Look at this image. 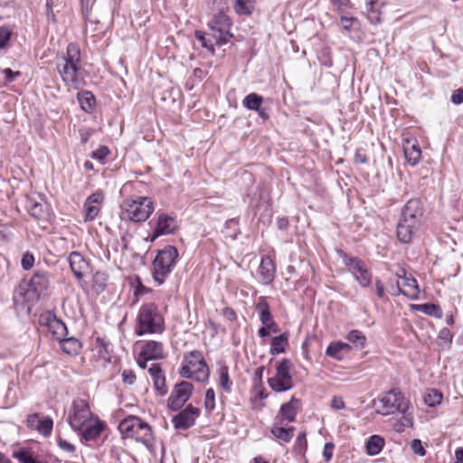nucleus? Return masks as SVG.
<instances>
[{"label":"nucleus","instance_id":"4c0bfd02","mask_svg":"<svg viewBox=\"0 0 463 463\" xmlns=\"http://www.w3.org/2000/svg\"><path fill=\"white\" fill-rule=\"evenodd\" d=\"M442 399H443L442 393L436 389L429 390L423 397L424 402L429 407H435V406L440 404L442 402Z\"/></svg>","mask_w":463,"mask_h":463},{"label":"nucleus","instance_id":"8fccbe9b","mask_svg":"<svg viewBox=\"0 0 463 463\" xmlns=\"http://www.w3.org/2000/svg\"><path fill=\"white\" fill-rule=\"evenodd\" d=\"M109 150L107 146H100L91 153V157L99 161H102L108 156Z\"/></svg>","mask_w":463,"mask_h":463},{"label":"nucleus","instance_id":"dca6fc26","mask_svg":"<svg viewBox=\"0 0 463 463\" xmlns=\"http://www.w3.org/2000/svg\"><path fill=\"white\" fill-rule=\"evenodd\" d=\"M104 201V194L98 191L90 194L85 201L83 206L84 221H93L99 213Z\"/></svg>","mask_w":463,"mask_h":463},{"label":"nucleus","instance_id":"69168bd1","mask_svg":"<svg viewBox=\"0 0 463 463\" xmlns=\"http://www.w3.org/2000/svg\"><path fill=\"white\" fill-rule=\"evenodd\" d=\"M331 407L335 410L344 409L345 402L341 397L334 396L331 400Z\"/></svg>","mask_w":463,"mask_h":463},{"label":"nucleus","instance_id":"a878e982","mask_svg":"<svg viewBox=\"0 0 463 463\" xmlns=\"http://www.w3.org/2000/svg\"><path fill=\"white\" fill-rule=\"evenodd\" d=\"M275 271L273 260L269 256L262 257L258 272L264 284H269L273 281Z\"/></svg>","mask_w":463,"mask_h":463},{"label":"nucleus","instance_id":"e433bc0d","mask_svg":"<svg viewBox=\"0 0 463 463\" xmlns=\"http://www.w3.org/2000/svg\"><path fill=\"white\" fill-rule=\"evenodd\" d=\"M219 375H220L219 383H220L221 388L228 393L231 392L232 382L231 381L230 376H229L228 366H226L224 364L221 365L219 368Z\"/></svg>","mask_w":463,"mask_h":463},{"label":"nucleus","instance_id":"13d9d810","mask_svg":"<svg viewBox=\"0 0 463 463\" xmlns=\"http://www.w3.org/2000/svg\"><path fill=\"white\" fill-rule=\"evenodd\" d=\"M58 445L61 449L67 452L72 453L75 451V446L63 439L60 438L58 439Z\"/></svg>","mask_w":463,"mask_h":463},{"label":"nucleus","instance_id":"c03bdc74","mask_svg":"<svg viewBox=\"0 0 463 463\" xmlns=\"http://www.w3.org/2000/svg\"><path fill=\"white\" fill-rule=\"evenodd\" d=\"M420 307H421L422 311L429 316L439 317V318L441 317V316H442L441 308L437 305L424 304Z\"/></svg>","mask_w":463,"mask_h":463},{"label":"nucleus","instance_id":"7ed1b4c3","mask_svg":"<svg viewBox=\"0 0 463 463\" xmlns=\"http://www.w3.org/2000/svg\"><path fill=\"white\" fill-rule=\"evenodd\" d=\"M80 63V48L77 43H71L67 46L66 54L57 57L56 67L65 84H75L78 81Z\"/></svg>","mask_w":463,"mask_h":463},{"label":"nucleus","instance_id":"9d476101","mask_svg":"<svg viewBox=\"0 0 463 463\" xmlns=\"http://www.w3.org/2000/svg\"><path fill=\"white\" fill-rule=\"evenodd\" d=\"M292 363L283 358L276 364V373L268 380L269 387L276 392H282L292 389L293 380L290 374Z\"/></svg>","mask_w":463,"mask_h":463},{"label":"nucleus","instance_id":"2eb2a0df","mask_svg":"<svg viewBox=\"0 0 463 463\" xmlns=\"http://www.w3.org/2000/svg\"><path fill=\"white\" fill-rule=\"evenodd\" d=\"M400 272L402 274L397 272V276L399 277L397 280V287L400 292L411 299L417 298L420 294L417 280L411 276H407L406 271L403 269H401Z\"/></svg>","mask_w":463,"mask_h":463},{"label":"nucleus","instance_id":"a19ab883","mask_svg":"<svg viewBox=\"0 0 463 463\" xmlns=\"http://www.w3.org/2000/svg\"><path fill=\"white\" fill-rule=\"evenodd\" d=\"M307 449V441L306 439V433L300 432L298 433L295 444H294V451L297 454L304 455Z\"/></svg>","mask_w":463,"mask_h":463},{"label":"nucleus","instance_id":"f03ea898","mask_svg":"<svg viewBox=\"0 0 463 463\" xmlns=\"http://www.w3.org/2000/svg\"><path fill=\"white\" fill-rule=\"evenodd\" d=\"M165 330V319L155 303L143 304L137 313L135 333L137 335L162 334Z\"/></svg>","mask_w":463,"mask_h":463},{"label":"nucleus","instance_id":"1a4fd4ad","mask_svg":"<svg viewBox=\"0 0 463 463\" xmlns=\"http://www.w3.org/2000/svg\"><path fill=\"white\" fill-rule=\"evenodd\" d=\"M232 24L230 17L222 11L213 16L208 27L211 31L209 35L214 39L215 44L221 46L230 41L233 36L231 33Z\"/></svg>","mask_w":463,"mask_h":463},{"label":"nucleus","instance_id":"37998d69","mask_svg":"<svg viewBox=\"0 0 463 463\" xmlns=\"http://www.w3.org/2000/svg\"><path fill=\"white\" fill-rule=\"evenodd\" d=\"M326 355H328L332 358L337 359V360H341L343 358L342 350L339 347L338 342L331 343L327 346V348L326 350Z\"/></svg>","mask_w":463,"mask_h":463},{"label":"nucleus","instance_id":"ea45409f","mask_svg":"<svg viewBox=\"0 0 463 463\" xmlns=\"http://www.w3.org/2000/svg\"><path fill=\"white\" fill-rule=\"evenodd\" d=\"M95 348L97 349L98 355L100 359L104 360L105 362H109L110 360L109 345L103 339H97Z\"/></svg>","mask_w":463,"mask_h":463},{"label":"nucleus","instance_id":"774afa93","mask_svg":"<svg viewBox=\"0 0 463 463\" xmlns=\"http://www.w3.org/2000/svg\"><path fill=\"white\" fill-rule=\"evenodd\" d=\"M354 163L356 164H365L368 161L366 155L356 151L354 156Z\"/></svg>","mask_w":463,"mask_h":463},{"label":"nucleus","instance_id":"f257e3e1","mask_svg":"<svg viewBox=\"0 0 463 463\" xmlns=\"http://www.w3.org/2000/svg\"><path fill=\"white\" fill-rule=\"evenodd\" d=\"M51 275L48 271L43 269L36 270L32 276L28 283L19 284L14 291L13 299L15 305H24L25 303L33 300L31 294L36 299L47 291L50 286Z\"/></svg>","mask_w":463,"mask_h":463},{"label":"nucleus","instance_id":"bf43d9fd","mask_svg":"<svg viewBox=\"0 0 463 463\" xmlns=\"http://www.w3.org/2000/svg\"><path fill=\"white\" fill-rule=\"evenodd\" d=\"M40 420H39L38 413H33L32 415H29L27 418V420H26L27 427H29L31 429H37Z\"/></svg>","mask_w":463,"mask_h":463},{"label":"nucleus","instance_id":"72a5a7b5","mask_svg":"<svg viewBox=\"0 0 463 463\" xmlns=\"http://www.w3.org/2000/svg\"><path fill=\"white\" fill-rule=\"evenodd\" d=\"M347 340L353 344V345L359 350H362L366 344V336L359 330H352L346 336Z\"/></svg>","mask_w":463,"mask_h":463},{"label":"nucleus","instance_id":"c85d7f7f","mask_svg":"<svg viewBox=\"0 0 463 463\" xmlns=\"http://www.w3.org/2000/svg\"><path fill=\"white\" fill-rule=\"evenodd\" d=\"M294 431V427L285 428L284 425L279 424L278 420H276L271 428V434L276 439L284 442H289L292 439Z\"/></svg>","mask_w":463,"mask_h":463},{"label":"nucleus","instance_id":"4468645a","mask_svg":"<svg viewBox=\"0 0 463 463\" xmlns=\"http://www.w3.org/2000/svg\"><path fill=\"white\" fill-rule=\"evenodd\" d=\"M199 415L200 410L189 404L173 418L174 427L177 430H187L194 425Z\"/></svg>","mask_w":463,"mask_h":463},{"label":"nucleus","instance_id":"4d7b16f0","mask_svg":"<svg viewBox=\"0 0 463 463\" xmlns=\"http://www.w3.org/2000/svg\"><path fill=\"white\" fill-rule=\"evenodd\" d=\"M439 338L446 343L450 344L452 342L453 335L450 330L445 327L439 331Z\"/></svg>","mask_w":463,"mask_h":463},{"label":"nucleus","instance_id":"393cba45","mask_svg":"<svg viewBox=\"0 0 463 463\" xmlns=\"http://www.w3.org/2000/svg\"><path fill=\"white\" fill-rule=\"evenodd\" d=\"M69 263L77 279H81L89 269V263L82 255L77 251H72L69 256Z\"/></svg>","mask_w":463,"mask_h":463},{"label":"nucleus","instance_id":"bb28decb","mask_svg":"<svg viewBox=\"0 0 463 463\" xmlns=\"http://www.w3.org/2000/svg\"><path fill=\"white\" fill-rule=\"evenodd\" d=\"M104 429V426L102 422L97 420L94 423L89 421L85 425V427L82 428V430H76L75 431H78L80 433L83 439L86 441H91L96 440L98 437L101 434L102 430Z\"/></svg>","mask_w":463,"mask_h":463},{"label":"nucleus","instance_id":"680f3d73","mask_svg":"<svg viewBox=\"0 0 463 463\" xmlns=\"http://www.w3.org/2000/svg\"><path fill=\"white\" fill-rule=\"evenodd\" d=\"M222 314L225 319L228 321H234L237 317L236 312L232 307H224L222 311Z\"/></svg>","mask_w":463,"mask_h":463},{"label":"nucleus","instance_id":"f704fd0d","mask_svg":"<svg viewBox=\"0 0 463 463\" xmlns=\"http://www.w3.org/2000/svg\"><path fill=\"white\" fill-rule=\"evenodd\" d=\"M263 102V98L257 93L248 94L242 100V105L250 110L260 109Z\"/></svg>","mask_w":463,"mask_h":463},{"label":"nucleus","instance_id":"f8f14e48","mask_svg":"<svg viewBox=\"0 0 463 463\" xmlns=\"http://www.w3.org/2000/svg\"><path fill=\"white\" fill-rule=\"evenodd\" d=\"M344 261L348 271L352 273L361 287L366 288L371 285L373 276L364 260L357 257H348L345 254Z\"/></svg>","mask_w":463,"mask_h":463},{"label":"nucleus","instance_id":"5fc2aeb1","mask_svg":"<svg viewBox=\"0 0 463 463\" xmlns=\"http://www.w3.org/2000/svg\"><path fill=\"white\" fill-rule=\"evenodd\" d=\"M450 100L456 105L463 103V88L454 90L450 97Z\"/></svg>","mask_w":463,"mask_h":463},{"label":"nucleus","instance_id":"6e6552de","mask_svg":"<svg viewBox=\"0 0 463 463\" xmlns=\"http://www.w3.org/2000/svg\"><path fill=\"white\" fill-rule=\"evenodd\" d=\"M123 206L126 217L135 222L146 221L155 209L153 201L146 196L126 200Z\"/></svg>","mask_w":463,"mask_h":463},{"label":"nucleus","instance_id":"f3484780","mask_svg":"<svg viewBox=\"0 0 463 463\" xmlns=\"http://www.w3.org/2000/svg\"><path fill=\"white\" fill-rule=\"evenodd\" d=\"M300 407V400L292 396L289 402L283 403L280 406L276 420L279 424L285 425L288 422H294L296 420L297 414Z\"/></svg>","mask_w":463,"mask_h":463},{"label":"nucleus","instance_id":"473e14b6","mask_svg":"<svg viewBox=\"0 0 463 463\" xmlns=\"http://www.w3.org/2000/svg\"><path fill=\"white\" fill-rule=\"evenodd\" d=\"M383 446L384 439L378 435H373L369 438L368 441L366 442V452L370 456L378 455L383 449Z\"/></svg>","mask_w":463,"mask_h":463},{"label":"nucleus","instance_id":"0eeeda50","mask_svg":"<svg viewBox=\"0 0 463 463\" xmlns=\"http://www.w3.org/2000/svg\"><path fill=\"white\" fill-rule=\"evenodd\" d=\"M209 368L199 351H192L184 356L180 375L184 378L204 382L209 377Z\"/></svg>","mask_w":463,"mask_h":463},{"label":"nucleus","instance_id":"4be33fe9","mask_svg":"<svg viewBox=\"0 0 463 463\" xmlns=\"http://www.w3.org/2000/svg\"><path fill=\"white\" fill-rule=\"evenodd\" d=\"M422 215L423 208L421 202L419 199H411L403 206L400 218L420 223Z\"/></svg>","mask_w":463,"mask_h":463},{"label":"nucleus","instance_id":"aec40b11","mask_svg":"<svg viewBox=\"0 0 463 463\" xmlns=\"http://www.w3.org/2000/svg\"><path fill=\"white\" fill-rule=\"evenodd\" d=\"M420 224V223L400 218L396 228V234L399 241L402 243L411 242L412 237L418 232Z\"/></svg>","mask_w":463,"mask_h":463},{"label":"nucleus","instance_id":"58836bf2","mask_svg":"<svg viewBox=\"0 0 463 463\" xmlns=\"http://www.w3.org/2000/svg\"><path fill=\"white\" fill-rule=\"evenodd\" d=\"M255 0H236L234 10L238 14L249 15L252 13Z\"/></svg>","mask_w":463,"mask_h":463},{"label":"nucleus","instance_id":"a211bd4d","mask_svg":"<svg viewBox=\"0 0 463 463\" xmlns=\"http://www.w3.org/2000/svg\"><path fill=\"white\" fill-rule=\"evenodd\" d=\"M368 21L373 24L381 23L383 0H359Z\"/></svg>","mask_w":463,"mask_h":463},{"label":"nucleus","instance_id":"6ab92c4d","mask_svg":"<svg viewBox=\"0 0 463 463\" xmlns=\"http://www.w3.org/2000/svg\"><path fill=\"white\" fill-rule=\"evenodd\" d=\"M176 228V221L174 217L164 213H159L157 217L156 227L154 231L151 241H153L157 237L164 234L174 233Z\"/></svg>","mask_w":463,"mask_h":463},{"label":"nucleus","instance_id":"b1692460","mask_svg":"<svg viewBox=\"0 0 463 463\" xmlns=\"http://www.w3.org/2000/svg\"><path fill=\"white\" fill-rule=\"evenodd\" d=\"M149 374L153 380L154 388L157 394L160 396H164L167 392V388L165 385V376L163 373L160 364H153L148 370Z\"/></svg>","mask_w":463,"mask_h":463},{"label":"nucleus","instance_id":"3c124183","mask_svg":"<svg viewBox=\"0 0 463 463\" xmlns=\"http://www.w3.org/2000/svg\"><path fill=\"white\" fill-rule=\"evenodd\" d=\"M256 310L258 311L259 315L262 314V312L264 313L270 311L269 305L265 297H260L258 298V302L256 304Z\"/></svg>","mask_w":463,"mask_h":463},{"label":"nucleus","instance_id":"5701e85b","mask_svg":"<svg viewBox=\"0 0 463 463\" xmlns=\"http://www.w3.org/2000/svg\"><path fill=\"white\" fill-rule=\"evenodd\" d=\"M141 356L145 360H158L165 358L163 343L158 341H146L141 348Z\"/></svg>","mask_w":463,"mask_h":463},{"label":"nucleus","instance_id":"412c9836","mask_svg":"<svg viewBox=\"0 0 463 463\" xmlns=\"http://www.w3.org/2000/svg\"><path fill=\"white\" fill-rule=\"evenodd\" d=\"M42 319L44 321L43 324L47 326L48 331L55 340H62V338L68 335L65 324L61 319H58L54 315L48 314Z\"/></svg>","mask_w":463,"mask_h":463},{"label":"nucleus","instance_id":"338daca9","mask_svg":"<svg viewBox=\"0 0 463 463\" xmlns=\"http://www.w3.org/2000/svg\"><path fill=\"white\" fill-rule=\"evenodd\" d=\"M259 316H260V320L261 324L264 326L268 325L269 323V321L273 320L270 311L264 312V313L262 312V314H260Z\"/></svg>","mask_w":463,"mask_h":463},{"label":"nucleus","instance_id":"ddd939ff","mask_svg":"<svg viewBox=\"0 0 463 463\" xmlns=\"http://www.w3.org/2000/svg\"><path fill=\"white\" fill-rule=\"evenodd\" d=\"M193 391V384L183 381L175 386L171 395L168 398V407L172 411L180 410L189 400Z\"/></svg>","mask_w":463,"mask_h":463},{"label":"nucleus","instance_id":"052dcab7","mask_svg":"<svg viewBox=\"0 0 463 463\" xmlns=\"http://www.w3.org/2000/svg\"><path fill=\"white\" fill-rule=\"evenodd\" d=\"M357 19L354 17H347V16H341V23L343 24V28L345 31H351V27L353 23H356Z\"/></svg>","mask_w":463,"mask_h":463},{"label":"nucleus","instance_id":"09e8293b","mask_svg":"<svg viewBox=\"0 0 463 463\" xmlns=\"http://www.w3.org/2000/svg\"><path fill=\"white\" fill-rule=\"evenodd\" d=\"M21 264L24 269L28 270L33 267L34 264V257L29 251L25 252L23 255Z\"/></svg>","mask_w":463,"mask_h":463},{"label":"nucleus","instance_id":"a18cd8bd","mask_svg":"<svg viewBox=\"0 0 463 463\" xmlns=\"http://www.w3.org/2000/svg\"><path fill=\"white\" fill-rule=\"evenodd\" d=\"M12 36V31L6 26L0 27V49L7 46Z\"/></svg>","mask_w":463,"mask_h":463},{"label":"nucleus","instance_id":"39448f33","mask_svg":"<svg viewBox=\"0 0 463 463\" xmlns=\"http://www.w3.org/2000/svg\"><path fill=\"white\" fill-rule=\"evenodd\" d=\"M118 430L127 438L135 439L146 447L153 444L154 437L151 427L137 416H128L120 421Z\"/></svg>","mask_w":463,"mask_h":463},{"label":"nucleus","instance_id":"c9c22d12","mask_svg":"<svg viewBox=\"0 0 463 463\" xmlns=\"http://www.w3.org/2000/svg\"><path fill=\"white\" fill-rule=\"evenodd\" d=\"M30 214L37 220L45 219L48 215L46 203L33 202L29 205Z\"/></svg>","mask_w":463,"mask_h":463},{"label":"nucleus","instance_id":"9b49d317","mask_svg":"<svg viewBox=\"0 0 463 463\" xmlns=\"http://www.w3.org/2000/svg\"><path fill=\"white\" fill-rule=\"evenodd\" d=\"M91 415L88 402L84 399L77 398L72 402L68 422L72 430H82L91 420Z\"/></svg>","mask_w":463,"mask_h":463},{"label":"nucleus","instance_id":"79ce46f5","mask_svg":"<svg viewBox=\"0 0 463 463\" xmlns=\"http://www.w3.org/2000/svg\"><path fill=\"white\" fill-rule=\"evenodd\" d=\"M52 427H53L52 420L50 417H46L40 420L36 430L42 435L48 437L52 433Z\"/></svg>","mask_w":463,"mask_h":463},{"label":"nucleus","instance_id":"20e7f679","mask_svg":"<svg viewBox=\"0 0 463 463\" xmlns=\"http://www.w3.org/2000/svg\"><path fill=\"white\" fill-rule=\"evenodd\" d=\"M410 405V402L399 388H393L373 400L376 412L383 416L392 415L396 412L405 413L409 410Z\"/></svg>","mask_w":463,"mask_h":463},{"label":"nucleus","instance_id":"cd10ccee","mask_svg":"<svg viewBox=\"0 0 463 463\" xmlns=\"http://www.w3.org/2000/svg\"><path fill=\"white\" fill-rule=\"evenodd\" d=\"M289 333L284 332L278 336L271 339L269 353L272 355L285 353L286 347L288 345Z\"/></svg>","mask_w":463,"mask_h":463},{"label":"nucleus","instance_id":"c756f323","mask_svg":"<svg viewBox=\"0 0 463 463\" xmlns=\"http://www.w3.org/2000/svg\"><path fill=\"white\" fill-rule=\"evenodd\" d=\"M403 151L406 160L411 165H416L420 162L421 157V150L416 142L411 144L409 141H407V144L404 145Z\"/></svg>","mask_w":463,"mask_h":463},{"label":"nucleus","instance_id":"7c9ffc66","mask_svg":"<svg viewBox=\"0 0 463 463\" xmlns=\"http://www.w3.org/2000/svg\"><path fill=\"white\" fill-rule=\"evenodd\" d=\"M61 350L70 354L76 355L81 348V343L75 337H63L59 341Z\"/></svg>","mask_w":463,"mask_h":463},{"label":"nucleus","instance_id":"423d86ee","mask_svg":"<svg viewBox=\"0 0 463 463\" xmlns=\"http://www.w3.org/2000/svg\"><path fill=\"white\" fill-rule=\"evenodd\" d=\"M178 258V250L175 246H165L160 250L153 261L154 279L162 285L172 272Z\"/></svg>","mask_w":463,"mask_h":463},{"label":"nucleus","instance_id":"864d4df0","mask_svg":"<svg viewBox=\"0 0 463 463\" xmlns=\"http://www.w3.org/2000/svg\"><path fill=\"white\" fill-rule=\"evenodd\" d=\"M335 445L332 442H327L324 446L323 457L326 462H329L333 458V450Z\"/></svg>","mask_w":463,"mask_h":463},{"label":"nucleus","instance_id":"49530a36","mask_svg":"<svg viewBox=\"0 0 463 463\" xmlns=\"http://www.w3.org/2000/svg\"><path fill=\"white\" fill-rule=\"evenodd\" d=\"M402 416L400 420V427L396 429L397 431H402L403 428H412L413 417L408 411L405 413H401Z\"/></svg>","mask_w":463,"mask_h":463},{"label":"nucleus","instance_id":"603ef678","mask_svg":"<svg viewBox=\"0 0 463 463\" xmlns=\"http://www.w3.org/2000/svg\"><path fill=\"white\" fill-rule=\"evenodd\" d=\"M122 381L125 384H133L136 382L135 373L132 370H124L122 372Z\"/></svg>","mask_w":463,"mask_h":463},{"label":"nucleus","instance_id":"de8ad7c7","mask_svg":"<svg viewBox=\"0 0 463 463\" xmlns=\"http://www.w3.org/2000/svg\"><path fill=\"white\" fill-rule=\"evenodd\" d=\"M204 406L209 411H212L215 407V393L212 388L205 392Z\"/></svg>","mask_w":463,"mask_h":463},{"label":"nucleus","instance_id":"6e6d98bb","mask_svg":"<svg viewBox=\"0 0 463 463\" xmlns=\"http://www.w3.org/2000/svg\"><path fill=\"white\" fill-rule=\"evenodd\" d=\"M411 449L420 456H424L426 454V450L421 445L420 439H413L411 442Z\"/></svg>","mask_w":463,"mask_h":463},{"label":"nucleus","instance_id":"0e129e2a","mask_svg":"<svg viewBox=\"0 0 463 463\" xmlns=\"http://www.w3.org/2000/svg\"><path fill=\"white\" fill-rule=\"evenodd\" d=\"M94 0H81V11L84 17H88Z\"/></svg>","mask_w":463,"mask_h":463},{"label":"nucleus","instance_id":"e2e57ef3","mask_svg":"<svg viewBox=\"0 0 463 463\" xmlns=\"http://www.w3.org/2000/svg\"><path fill=\"white\" fill-rule=\"evenodd\" d=\"M3 73L5 76V80L7 82H12L14 79L21 75L20 71H14L10 68H6L3 71Z\"/></svg>","mask_w":463,"mask_h":463},{"label":"nucleus","instance_id":"2f4dec72","mask_svg":"<svg viewBox=\"0 0 463 463\" xmlns=\"http://www.w3.org/2000/svg\"><path fill=\"white\" fill-rule=\"evenodd\" d=\"M77 98L80 105V108L85 112L90 113L93 111L96 104V99L94 95L90 91L83 90L81 92H79Z\"/></svg>","mask_w":463,"mask_h":463}]
</instances>
